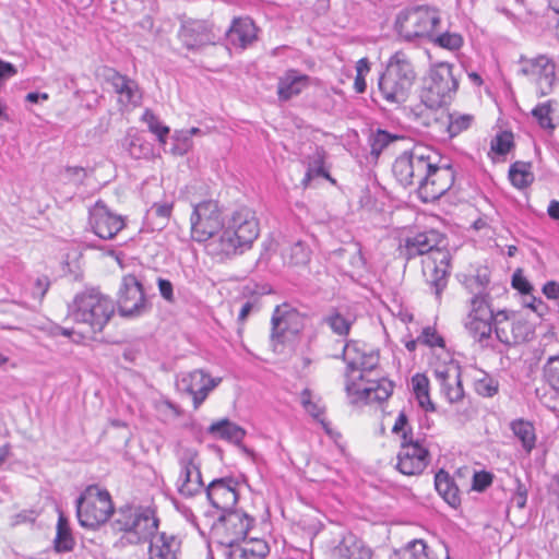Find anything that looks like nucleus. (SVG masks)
<instances>
[{"instance_id": "obj_16", "label": "nucleus", "mask_w": 559, "mask_h": 559, "mask_svg": "<svg viewBox=\"0 0 559 559\" xmlns=\"http://www.w3.org/2000/svg\"><path fill=\"white\" fill-rule=\"evenodd\" d=\"M198 452L194 449H183L179 455L180 475L177 481L178 491L185 497H193L203 487Z\"/></svg>"}, {"instance_id": "obj_33", "label": "nucleus", "mask_w": 559, "mask_h": 559, "mask_svg": "<svg viewBox=\"0 0 559 559\" xmlns=\"http://www.w3.org/2000/svg\"><path fill=\"white\" fill-rule=\"evenodd\" d=\"M326 153L323 147L317 146L314 151L307 157V171L302 180V185L307 187L316 177H322L334 181L329 171L324 168Z\"/></svg>"}, {"instance_id": "obj_29", "label": "nucleus", "mask_w": 559, "mask_h": 559, "mask_svg": "<svg viewBox=\"0 0 559 559\" xmlns=\"http://www.w3.org/2000/svg\"><path fill=\"white\" fill-rule=\"evenodd\" d=\"M310 83V78L297 70L287 71L278 81L277 95L281 100H289L299 95Z\"/></svg>"}, {"instance_id": "obj_36", "label": "nucleus", "mask_w": 559, "mask_h": 559, "mask_svg": "<svg viewBox=\"0 0 559 559\" xmlns=\"http://www.w3.org/2000/svg\"><path fill=\"white\" fill-rule=\"evenodd\" d=\"M510 428L516 439L521 442L522 448L530 453L536 442L535 428L533 424L524 419H515L510 424Z\"/></svg>"}, {"instance_id": "obj_10", "label": "nucleus", "mask_w": 559, "mask_h": 559, "mask_svg": "<svg viewBox=\"0 0 559 559\" xmlns=\"http://www.w3.org/2000/svg\"><path fill=\"white\" fill-rule=\"evenodd\" d=\"M191 236L198 242L217 239L225 224L216 201H203L197 204L191 215Z\"/></svg>"}, {"instance_id": "obj_39", "label": "nucleus", "mask_w": 559, "mask_h": 559, "mask_svg": "<svg viewBox=\"0 0 559 559\" xmlns=\"http://www.w3.org/2000/svg\"><path fill=\"white\" fill-rule=\"evenodd\" d=\"M173 211V203H154L146 212V219L155 229H162L166 226Z\"/></svg>"}, {"instance_id": "obj_61", "label": "nucleus", "mask_w": 559, "mask_h": 559, "mask_svg": "<svg viewBox=\"0 0 559 559\" xmlns=\"http://www.w3.org/2000/svg\"><path fill=\"white\" fill-rule=\"evenodd\" d=\"M17 70L14 64L0 59V82L14 76Z\"/></svg>"}, {"instance_id": "obj_18", "label": "nucleus", "mask_w": 559, "mask_h": 559, "mask_svg": "<svg viewBox=\"0 0 559 559\" xmlns=\"http://www.w3.org/2000/svg\"><path fill=\"white\" fill-rule=\"evenodd\" d=\"M88 224L100 239H114L124 227L121 215L111 212L103 201H97L90 209Z\"/></svg>"}, {"instance_id": "obj_14", "label": "nucleus", "mask_w": 559, "mask_h": 559, "mask_svg": "<svg viewBox=\"0 0 559 559\" xmlns=\"http://www.w3.org/2000/svg\"><path fill=\"white\" fill-rule=\"evenodd\" d=\"M464 326L469 336L481 346H486L496 326V312L491 305L483 300H474L469 306Z\"/></svg>"}, {"instance_id": "obj_52", "label": "nucleus", "mask_w": 559, "mask_h": 559, "mask_svg": "<svg viewBox=\"0 0 559 559\" xmlns=\"http://www.w3.org/2000/svg\"><path fill=\"white\" fill-rule=\"evenodd\" d=\"M492 483V475L488 472H475L473 475L472 489L476 491L486 490Z\"/></svg>"}, {"instance_id": "obj_56", "label": "nucleus", "mask_w": 559, "mask_h": 559, "mask_svg": "<svg viewBox=\"0 0 559 559\" xmlns=\"http://www.w3.org/2000/svg\"><path fill=\"white\" fill-rule=\"evenodd\" d=\"M259 309H260L259 298L254 296L252 299L247 300L241 306V309L238 314V321L245 322V320L248 318V316L252 311H258Z\"/></svg>"}, {"instance_id": "obj_7", "label": "nucleus", "mask_w": 559, "mask_h": 559, "mask_svg": "<svg viewBox=\"0 0 559 559\" xmlns=\"http://www.w3.org/2000/svg\"><path fill=\"white\" fill-rule=\"evenodd\" d=\"M441 23L440 11L429 5L409 7L396 15L395 28L407 41L416 38H432Z\"/></svg>"}, {"instance_id": "obj_55", "label": "nucleus", "mask_w": 559, "mask_h": 559, "mask_svg": "<svg viewBox=\"0 0 559 559\" xmlns=\"http://www.w3.org/2000/svg\"><path fill=\"white\" fill-rule=\"evenodd\" d=\"M512 286L523 295H527L533 290L531 283L521 274L520 271L513 274Z\"/></svg>"}, {"instance_id": "obj_35", "label": "nucleus", "mask_w": 559, "mask_h": 559, "mask_svg": "<svg viewBox=\"0 0 559 559\" xmlns=\"http://www.w3.org/2000/svg\"><path fill=\"white\" fill-rule=\"evenodd\" d=\"M509 179L518 189L531 186L535 179L532 171V163L518 160L510 166Z\"/></svg>"}, {"instance_id": "obj_3", "label": "nucleus", "mask_w": 559, "mask_h": 559, "mask_svg": "<svg viewBox=\"0 0 559 559\" xmlns=\"http://www.w3.org/2000/svg\"><path fill=\"white\" fill-rule=\"evenodd\" d=\"M259 234L260 227L255 213L248 207H240L233 212L224 229L211 245L215 246L218 254L226 257L241 254L252 247Z\"/></svg>"}, {"instance_id": "obj_57", "label": "nucleus", "mask_w": 559, "mask_h": 559, "mask_svg": "<svg viewBox=\"0 0 559 559\" xmlns=\"http://www.w3.org/2000/svg\"><path fill=\"white\" fill-rule=\"evenodd\" d=\"M157 286L160 296L168 302H174V287L170 281L159 277L157 280Z\"/></svg>"}, {"instance_id": "obj_59", "label": "nucleus", "mask_w": 559, "mask_h": 559, "mask_svg": "<svg viewBox=\"0 0 559 559\" xmlns=\"http://www.w3.org/2000/svg\"><path fill=\"white\" fill-rule=\"evenodd\" d=\"M527 501V489L526 487L519 483L514 495L511 498V503L514 504L519 509H523L526 506Z\"/></svg>"}, {"instance_id": "obj_11", "label": "nucleus", "mask_w": 559, "mask_h": 559, "mask_svg": "<svg viewBox=\"0 0 559 559\" xmlns=\"http://www.w3.org/2000/svg\"><path fill=\"white\" fill-rule=\"evenodd\" d=\"M533 324L520 314L507 310L496 312L495 334L499 342L507 346H515L531 340Z\"/></svg>"}, {"instance_id": "obj_17", "label": "nucleus", "mask_w": 559, "mask_h": 559, "mask_svg": "<svg viewBox=\"0 0 559 559\" xmlns=\"http://www.w3.org/2000/svg\"><path fill=\"white\" fill-rule=\"evenodd\" d=\"M300 314L289 305L277 306L272 316L271 342L274 347L293 338L300 329Z\"/></svg>"}, {"instance_id": "obj_54", "label": "nucleus", "mask_w": 559, "mask_h": 559, "mask_svg": "<svg viewBox=\"0 0 559 559\" xmlns=\"http://www.w3.org/2000/svg\"><path fill=\"white\" fill-rule=\"evenodd\" d=\"M406 550L411 552L412 559H418L428 554V546L423 539H414L406 545Z\"/></svg>"}, {"instance_id": "obj_32", "label": "nucleus", "mask_w": 559, "mask_h": 559, "mask_svg": "<svg viewBox=\"0 0 559 559\" xmlns=\"http://www.w3.org/2000/svg\"><path fill=\"white\" fill-rule=\"evenodd\" d=\"M336 550L344 559H371L372 555L370 548L353 534L344 536Z\"/></svg>"}, {"instance_id": "obj_51", "label": "nucleus", "mask_w": 559, "mask_h": 559, "mask_svg": "<svg viewBox=\"0 0 559 559\" xmlns=\"http://www.w3.org/2000/svg\"><path fill=\"white\" fill-rule=\"evenodd\" d=\"M392 432L395 435H400L402 438V441L409 440V437H413L412 428L408 423V418L404 411L400 412L393 428Z\"/></svg>"}, {"instance_id": "obj_44", "label": "nucleus", "mask_w": 559, "mask_h": 559, "mask_svg": "<svg viewBox=\"0 0 559 559\" xmlns=\"http://www.w3.org/2000/svg\"><path fill=\"white\" fill-rule=\"evenodd\" d=\"M331 330L341 336L347 335L350 331L352 321L344 318L340 312L333 310L329 316L323 319Z\"/></svg>"}, {"instance_id": "obj_60", "label": "nucleus", "mask_w": 559, "mask_h": 559, "mask_svg": "<svg viewBox=\"0 0 559 559\" xmlns=\"http://www.w3.org/2000/svg\"><path fill=\"white\" fill-rule=\"evenodd\" d=\"M224 556L226 559H249L246 549L238 544L225 545Z\"/></svg>"}, {"instance_id": "obj_28", "label": "nucleus", "mask_w": 559, "mask_h": 559, "mask_svg": "<svg viewBox=\"0 0 559 559\" xmlns=\"http://www.w3.org/2000/svg\"><path fill=\"white\" fill-rule=\"evenodd\" d=\"M230 45L245 49L257 39V27L250 17L235 19L227 32Z\"/></svg>"}, {"instance_id": "obj_26", "label": "nucleus", "mask_w": 559, "mask_h": 559, "mask_svg": "<svg viewBox=\"0 0 559 559\" xmlns=\"http://www.w3.org/2000/svg\"><path fill=\"white\" fill-rule=\"evenodd\" d=\"M393 382L385 378L368 380L367 384L362 388H360L355 380H348L346 382V390L349 394H357L368 403L388 400L393 392Z\"/></svg>"}, {"instance_id": "obj_1", "label": "nucleus", "mask_w": 559, "mask_h": 559, "mask_svg": "<svg viewBox=\"0 0 559 559\" xmlns=\"http://www.w3.org/2000/svg\"><path fill=\"white\" fill-rule=\"evenodd\" d=\"M439 156L428 147H415L400 155L392 166L396 180L403 186L417 185L424 202H433L450 190L454 173L450 166H439Z\"/></svg>"}, {"instance_id": "obj_46", "label": "nucleus", "mask_w": 559, "mask_h": 559, "mask_svg": "<svg viewBox=\"0 0 559 559\" xmlns=\"http://www.w3.org/2000/svg\"><path fill=\"white\" fill-rule=\"evenodd\" d=\"M513 146V134L508 131L498 133L490 143V148L498 155H506Z\"/></svg>"}, {"instance_id": "obj_37", "label": "nucleus", "mask_w": 559, "mask_h": 559, "mask_svg": "<svg viewBox=\"0 0 559 559\" xmlns=\"http://www.w3.org/2000/svg\"><path fill=\"white\" fill-rule=\"evenodd\" d=\"M53 545L57 552L72 551L75 546V540L72 536L69 522L63 514H60L58 518Z\"/></svg>"}, {"instance_id": "obj_38", "label": "nucleus", "mask_w": 559, "mask_h": 559, "mask_svg": "<svg viewBox=\"0 0 559 559\" xmlns=\"http://www.w3.org/2000/svg\"><path fill=\"white\" fill-rule=\"evenodd\" d=\"M412 386L420 407L425 411L433 412L436 407L429 396V379L426 374H414L412 377Z\"/></svg>"}, {"instance_id": "obj_13", "label": "nucleus", "mask_w": 559, "mask_h": 559, "mask_svg": "<svg viewBox=\"0 0 559 559\" xmlns=\"http://www.w3.org/2000/svg\"><path fill=\"white\" fill-rule=\"evenodd\" d=\"M221 382V377L214 378L203 369H195L179 373L176 379V388L180 393L190 396L193 408L198 409Z\"/></svg>"}, {"instance_id": "obj_5", "label": "nucleus", "mask_w": 559, "mask_h": 559, "mask_svg": "<svg viewBox=\"0 0 559 559\" xmlns=\"http://www.w3.org/2000/svg\"><path fill=\"white\" fill-rule=\"evenodd\" d=\"M158 522L151 508L124 506L117 511L112 527L123 533L119 539L121 545H139L146 543L156 533Z\"/></svg>"}, {"instance_id": "obj_15", "label": "nucleus", "mask_w": 559, "mask_h": 559, "mask_svg": "<svg viewBox=\"0 0 559 559\" xmlns=\"http://www.w3.org/2000/svg\"><path fill=\"white\" fill-rule=\"evenodd\" d=\"M147 308L142 284L134 275H124L121 281L118 297V310L120 316L124 318L139 317L143 314Z\"/></svg>"}, {"instance_id": "obj_43", "label": "nucleus", "mask_w": 559, "mask_h": 559, "mask_svg": "<svg viewBox=\"0 0 559 559\" xmlns=\"http://www.w3.org/2000/svg\"><path fill=\"white\" fill-rule=\"evenodd\" d=\"M544 378L549 386L559 394V354L547 358L544 366Z\"/></svg>"}, {"instance_id": "obj_41", "label": "nucleus", "mask_w": 559, "mask_h": 559, "mask_svg": "<svg viewBox=\"0 0 559 559\" xmlns=\"http://www.w3.org/2000/svg\"><path fill=\"white\" fill-rule=\"evenodd\" d=\"M429 40L432 41L433 45L450 51L459 50L464 43L461 34L451 32L440 34H436L435 32L432 38H429Z\"/></svg>"}, {"instance_id": "obj_53", "label": "nucleus", "mask_w": 559, "mask_h": 559, "mask_svg": "<svg viewBox=\"0 0 559 559\" xmlns=\"http://www.w3.org/2000/svg\"><path fill=\"white\" fill-rule=\"evenodd\" d=\"M309 261V252L301 242L292 247V263L296 265L306 264Z\"/></svg>"}, {"instance_id": "obj_6", "label": "nucleus", "mask_w": 559, "mask_h": 559, "mask_svg": "<svg viewBox=\"0 0 559 559\" xmlns=\"http://www.w3.org/2000/svg\"><path fill=\"white\" fill-rule=\"evenodd\" d=\"M415 79L411 58L400 50L391 56L385 71L379 78V91L386 102L402 104L407 99Z\"/></svg>"}, {"instance_id": "obj_27", "label": "nucleus", "mask_w": 559, "mask_h": 559, "mask_svg": "<svg viewBox=\"0 0 559 559\" xmlns=\"http://www.w3.org/2000/svg\"><path fill=\"white\" fill-rule=\"evenodd\" d=\"M147 542L150 559H178L181 542L175 535L155 533Z\"/></svg>"}, {"instance_id": "obj_47", "label": "nucleus", "mask_w": 559, "mask_h": 559, "mask_svg": "<svg viewBox=\"0 0 559 559\" xmlns=\"http://www.w3.org/2000/svg\"><path fill=\"white\" fill-rule=\"evenodd\" d=\"M498 388V381L488 374H484L483 378L475 381V391L484 397H491L497 394Z\"/></svg>"}, {"instance_id": "obj_8", "label": "nucleus", "mask_w": 559, "mask_h": 559, "mask_svg": "<svg viewBox=\"0 0 559 559\" xmlns=\"http://www.w3.org/2000/svg\"><path fill=\"white\" fill-rule=\"evenodd\" d=\"M453 70L454 66L448 62H440L431 69L427 85L420 93L426 108L433 110L450 103L459 87Z\"/></svg>"}, {"instance_id": "obj_34", "label": "nucleus", "mask_w": 559, "mask_h": 559, "mask_svg": "<svg viewBox=\"0 0 559 559\" xmlns=\"http://www.w3.org/2000/svg\"><path fill=\"white\" fill-rule=\"evenodd\" d=\"M435 487L438 493L448 502L451 507H457L461 502L459 488L454 480L451 478L449 473L440 469L435 476Z\"/></svg>"}, {"instance_id": "obj_9", "label": "nucleus", "mask_w": 559, "mask_h": 559, "mask_svg": "<svg viewBox=\"0 0 559 559\" xmlns=\"http://www.w3.org/2000/svg\"><path fill=\"white\" fill-rule=\"evenodd\" d=\"M112 512L114 504L109 492L97 486H88L76 499V516L83 527H99L107 522Z\"/></svg>"}, {"instance_id": "obj_19", "label": "nucleus", "mask_w": 559, "mask_h": 559, "mask_svg": "<svg viewBox=\"0 0 559 559\" xmlns=\"http://www.w3.org/2000/svg\"><path fill=\"white\" fill-rule=\"evenodd\" d=\"M342 359L346 361V382L352 380V373L360 370L361 372L373 370L379 364L378 352L368 348L366 344L358 341H348L343 348Z\"/></svg>"}, {"instance_id": "obj_48", "label": "nucleus", "mask_w": 559, "mask_h": 559, "mask_svg": "<svg viewBox=\"0 0 559 559\" xmlns=\"http://www.w3.org/2000/svg\"><path fill=\"white\" fill-rule=\"evenodd\" d=\"M464 286L467 292L472 295L469 299V306H472L474 300H483L485 304L491 302V296L488 292H484L480 289L479 284L472 276H468L464 281Z\"/></svg>"}, {"instance_id": "obj_45", "label": "nucleus", "mask_w": 559, "mask_h": 559, "mask_svg": "<svg viewBox=\"0 0 559 559\" xmlns=\"http://www.w3.org/2000/svg\"><path fill=\"white\" fill-rule=\"evenodd\" d=\"M249 559H264L270 552L269 545L262 539H251L240 545Z\"/></svg>"}, {"instance_id": "obj_62", "label": "nucleus", "mask_w": 559, "mask_h": 559, "mask_svg": "<svg viewBox=\"0 0 559 559\" xmlns=\"http://www.w3.org/2000/svg\"><path fill=\"white\" fill-rule=\"evenodd\" d=\"M66 174L69 178H71L75 183H80L86 177V171L82 167H67Z\"/></svg>"}, {"instance_id": "obj_2", "label": "nucleus", "mask_w": 559, "mask_h": 559, "mask_svg": "<svg viewBox=\"0 0 559 559\" xmlns=\"http://www.w3.org/2000/svg\"><path fill=\"white\" fill-rule=\"evenodd\" d=\"M402 254L406 260L427 255L423 260V273L438 301L448 285L451 253L445 249V237L436 229L418 233L405 239Z\"/></svg>"}, {"instance_id": "obj_22", "label": "nucleus", "mask_w": 559, "mask_h": 559, "mask_svg": "<svg viewBox=\"0 0 559 559\" xmlns=\"http://www.w3.org/2000/svg\"><path fill=\"white\" fill-rule=\"evenodd\" d=\"M521 72L535 79L540 96L548 95L556 79L555 64L545 56L522 59Z\"/></svg>"}, {"instance_id": "obj_40", "label": "nucleus", "mask_w": 559, "mask_h": 559, "mask_svg": "<svg viewBox=\"0 0 559 559\" xmlns=\"http://www.w3.org/2000/svg\"><path fill=\"white\" fill-rule=\"evenodd\" d=\"M403 139L404 136L390 133L382 129H378L376 132H372L369 136L371 155L378 157L383 152V150H385L390 144Z\"/></svg>"}, {"instance_id": "obj_49", "label": "nucleus", "mask_w": 559, "mask_h": 559, "mask_svg": "<svg viewBox=\"0 0 559 559\" xmlns=\"http://www.w3.org/2000/svg\"><path fill=\"white\" fill-rule=\"evenodd\" d=\"M551 106L550 102L537 105L533 110L532 115L538 121L539 126L544 129H554L555 126L550 118Z\"/></svg>"}, {"instance_id": "obj_21", "label": "nucleus", "mask_w": 559, "mask_h": 559, "mask_svg": "<svg viewBox=\"0 0 559 559\" xmlns=\"http://www.w3.org/2000/svg\"><path fill=\"white\" fill-rule=\"evenodd\" d=\"M238 481L233 477L213 479L206 487V497L211 506L222 512L235 509L238 501Z\"/></svg>"}, {"instance_id": "obj_25", "label": "nucleus", "mask_w": 559, "mask_h": 559, "mask_svg": "<svg viewBox=\"0 0 559 559\" xmlns=\"http://www.w3.org/2000/svg\"><path fill=\"white\" fill-rule=\"evenodd\" d=\"M103 78L111 85L114 91L119 94L121 103L134 106L140 104L142 96L139 85L134 80L119 73L112 68H104Z\"/></svg>"}, {"instance_id": "obj_24", "label": "nucleus", "mask_w": 559, "mask_h": 559, "mask_svg": "<svg viewBox=\"0 0 559 559\" xmlns=\"http://www.w3.org/2000/svg\"><path fill=\"white\" fill-rule=\"evenodd\" d=\"M178 37L183 46L190 50L215 43V35L210 24L200 20L183 21Z\"/></svg>"}, {"instance_id": "obj_4", "label": "nucleus", "mask_w": 559, "mask_h": 559, "mask_svg": "<svg viewBox=\"0 0 559 559\" xmlns=\"http://www.w3.org/2000/svg\"><path fill=\"white\" fill-rule=\"evenodd\" d=\"M114 313V301L95 288L78 294L69 307V318L93 333L102 332Z\"/></svg>"}, {"instance_id": "obj_23", "label": "nucleus", "mask_w": 559, "mask_h": 559, "mask_svg": "<svg viewBox=\"0 0 559 559\" xmlns=\"http://www.w3.org/2000/svg\"><path fill=\"white\" fill-rule=\"evenodd\" d=\"M433 374L440 384L441 394L449 403L455 404L463 400L464 390L461 381V369L457 364L451 362L435 369Z\"/></svg>"}, {"instance_id": "obj_20", "label": "nucleus", "mask_w": 559, "mask_h": 559, "mask_svg": "<svg viewBox=\"0 0 559 559\" xmlns=\"http://www.w3.org/2000/svg\"><path fill=\"white\" fill-rule=\"evenodd\" d=\"M429 463V451L413 437L401 442L396 468L404 475H419Z\"/></svg>"}, {"instance_id": "obj_42", "label": "nucleus", "mask_w": 559, "mask_h": 559, "mask_svg": "<svg viewBox=\"0 0 559 559\" xmlns=\"http://www.w3.org/2000/svg\"><path fill=\"white\" fill-rule=\"evenodd\" d=\"M142 120L147 124L148 130L157 136L159 143L165 144L170 132L169 128L164 126L151 109H145Z\"/></svg>"}, {"instance_id": "obj_50", "label": "nucleus", "mask_w": 559, "mask_h": 559, "mask_svg": "<svg viewBox=\"0 0 559 559\" xmlns=\"http://www.w3.org/2000/svg\"><path fill=\"white\" fill-rule=\"evenodd\" d=\"M419 343L427 345L429 347H444V340L440 336L436 329L432 326H426L423 329L420 335L418 336Z\"/></svg>"}, {"instance_id": "obj_64", "label": "nucleus", "mask_w": 559, "mask_h": 559, "mask_svg": "<svg viewBox=\"0 0 559 559\" xmlns=\"http://www.w3.org/2000/svg\"><path fill=\"white\" fill-rule=\"evenodd\" d=\"M472 277H473V280H475L477 282V284H479L480 289H483L484 292H487V286L490 282L487 271H484V272L478 271L477 274L472 275Z\"/></svg>"}, {"instance_id": "obj_12", "label": "nucleus", "mask_w": 559, "mask_h": 559, "mask_svg": "<svg viewBox=\"0 0 559 559\" xmlns=\"http://www.w3.org/2000/svg\"><path fill=\"white\" fill-rule=\"evenodd\" d=\"M253 522V518L247 513L231 509L219 513L217 520L212 524V531L219 538L222 545L238 544L245 540Z\"/></svg>"}, {"instance_id": "obj_30", "label": "nucleus", "mask_w": 559, "mask_h": 559, "mask_svg": "<svg viewBox=\"0 0 559 559\" xmlns=\"http://www.w3.org/2000/svg\"><path fill=\"white\" fill-rule=\"evenodd\" d=\"M473 121V115L460 112L442 114L441 117L435 119L437 126L445 128L449 138H454L471 128Z\"/></svg>"}, {"instance_id": "obj_58", "label": "nucleus", "mask_w": 559, "mask_h": 559, "mask_svg": "<svg viewBox=\"0 0 559 559\" xmlns=\"http://www.w3.org/2000/svg\"><path fill=\"white\" fill-rule=\"evenodd\" d=\"M341 254L348 253L349 254V263L354 270H361L365 266V259L361 254L359 248L355 247L352 252H348L347 249H342L340 251Z\"/></svg>"}, {"instance_id": "obj_63", "label": "nucleus", "mask_w": 559, "mask_h": 559, "mask_svg": "<svg viewBox=\"0 0 559 559\" xmlns=\"http://www.w3.org/2000/svg\"><path fill=\"white\" fill-rule=\"evenodd\" d=\"M543 293L549 299H559V283L555 281L547 282L543 287Z\"/></svg>"}, {"instance_id": "obj_31", "label": "nucleus", "mask_w": 559, "mask_h": 559, "mask_svg": "<svg viewBox=\"0 0 559 559\" xmlns=\"http://www.w3.org/2000/svg\"><path fill=\"white\" fill-rule=\"evenodd\" d=\"M207 432L215 438L223 439L234 443H240L245 438L246 431L237 424L227 418L214 421Z\"/></svg>"}]
</instances>
